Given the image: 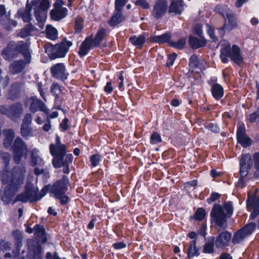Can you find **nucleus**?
Instances as JSON below:
<instances>
[{"instance_id": "5fc2aeb1", "label": "nucleus", "mask_w": 259, "mask_h": 259, "mask_svg": "<svg viewBox=\"0 0 259 259\" xmlns=\"http://www.w3.org/2000/svg\"><path fill=\"white\" fill-rule=\"evenodd\" d=\"M206 27L207 28V33L212 39V41L213 42H217L218 38L215 35V30L213 27L211 26L209 24H206Z\"/></svg>"}, {"instance_id": "c9c22d12", "label": "nucleus", "mask_w": 259, "mask_h": 259, "mask_svg": "<svg viewBox=\"0 0 259 259\" xmlns=\"http://www.w3.org/2000/svg\"><path fill=\"white\" fill-rule=\"evenodd\" d=\"M215 237L211 236L208 238V242L203 245V252L204 253L211 254L214 252Z\"/></svg>"}, {"instance_id": "9d476101", "label": "nucleus", "mask_w": 259, "mask_h": 259, "mask_svg": "<svg viewBox=\"0 0 259 259\" xmlns=\"http://www.w3.org/2000/svg\"><path fill=\"white\" fill-rule=\"evenodd\" d=\"M23 112L22 104L20 102L13 103L8 107L5 105L0 106V113L6 115L12 121L18 120Z\"/></svg>"}, {"instance_id": "37998d69", "label": "nucleus", "mask_w": 259, "mask_h": 259, "mask_svg": "<svg viewBox=\"0 0 259 259\" xmlns=\"http://www.w3.org/2000/svg\"><path fill=\"white\" fill-rule=\"evenodd\" d=\"M186 43V38L185 37H181L177 41H174L173 40L170 41L169 46L178 50H182L185 47Z\"/></svg>"}, {"instance_id": "4d7b16f0", "label": "nucleus", "mask_w": 259, "mask_h": 259, "mask_svg": "<svg viewBox=\"0 0 259 259\" xmlns=\"http://www.w3.org/2000/svg\"><path fill=\"white\" fill-rule=\"evenodd\" d=\"M54 197L58 199L62 205H66L70 200V198L67 196L66 193L61 194L60 195H55Z\"/></svg>"}, {"instance_id": "423d86ee", "label": "nucleus", "mask_w": 259, "mask_h": 259, "mask_svg": "<svg viewBox=\"0 0 259 259\" xmlns=\"http://www.w3.org/2000/svg\"><path fill=\"white\" fill-rule=\"evenodd\" d=\"M19 54L24 57L27 62H30L31 55L26 43L20 41L18 44L9 43L2 52V55L6 60H11L16 58Z\"/></svg>"}, {"instance_id": "79ce46f5", "label": "nucleus", "mask_w": 259, "mask_h": 259, "mask_svg": "<svg viewBox=\"0 0 259 259\" xmlns=\"http://www.w3.org/2000/svg\"><path fill=\"white\" fill-rule=\"evenodd\" d=\"M245 237L246 235L242 230L240 229L234 233L233 236H232V243L234 245L238 244L243 240Z\"/></svg>"}, {"instance_id": "49530a36", "label": "nucleus", "mask_w": 259, "mask_h": 259, "mask_svg": "<svg viewBox=\"0 0 259 259\" xmlns=\"http://www.w3.org/2000/svg\"><path fill=\"white\" fill-rule=\"evenodd\" d=\"M20 133L21 136L25 139L32 134V128L30 125L22 124L21 125Z\"/></svg>"}, {"instance_id": "c03bdc74", "label": "nucleus", "mask_w": 259, "mask_h": 259, "mask_svg": "<svg viewBox=\"0 0 259 259\" xmlns=\"http://www.w3.org/2000/svg\"><path fill=\"white\" fill-rule=\"evenodd\" d=\"M256 228V224L254 222H251L246 224L244 226L241 228L244 234L247 236L250 235L255 231Z\"/></svg>"}, {"instance_id": "0eeeda50", "label": "nucleus", "mask_w": 259, "mask_h": 259, "mask_svg": "<svg viewBox=\"0 0 259 259\" xmlns=\"http://www.w3.org/2000/svg\"><path fill=\"white\" fill-rule=\"evenodd\" d=\"M72 45L71 41L64 37L62 41L55 45L47 44L45 46V52L51 60L64 58L68 53L69 48Z\"/></svg>"}, {"instance_id": "72a5a7b5", "label": "nucleus", "mask_w": 259, "mask_h": 259, "mask_svg": "<svg viewBox=\"0 0 259 259\" xmlns=\"http://www.w3.org/2000/svg\"><path fill=\"white\" fill-rule=\"evenodd\" d=\"M34 10V17L38 22V26L40 29H42L47 19V12H42L38 10Z\"/></svg>"}, {"instance_id": "338daca9", "label": "nucleus", "mask_w": 259, "mask_h": 259, "mask_svg": "<svg viewBox=\"0 0 259 259\" xmlns=\"http://www.w3.org/2000/svg\"><path fill=\"white\" fill-rule=\"evenodd\" d=\"M32 115L30 113H26L24 117L22 124L30 125L32 122Z\"/></svg>"}, {"instance_id": "4c0bfd02", "label": "nucleus", "mask_w": 259, "mask_h": 259, "mask_svg": "<svg viewBox=\"0 0 259 259\" xmlns=\"http://www.w3.org/2000/svg\"><path fill=\"white\" fill-rule=\"evenodd\" d=\"M215 12L219 13L224 18L232 13L231 10L228 6L223 4H219L215 7Z\"/></svg>"}, {"instance_id": "69168bd1", "label": "nucleus", "mask_w": 259, "mask_h": 259, "mask_svg": "<svg viewBox=\"0 0 259 259\" xmlns=\"http://www.w3.org/2000/svg\"><path fill=\"white\" fill-rule=\"evenodd\" d=\"M135 4L143 9H148L150 7V5L146 0H137Z\"/></svg>"}, {"instance_id": "13d9d810", "label": "nucleus", "mask_w": 259, "mask_h": 259, "mask_svg": "<svg viewBox=\"0 0 259 259\" xmlns=\"http://www.w3.org/2000/svg\"><path fill=\"white\" fill-rule=\"evenodd\" d=\"M193 32L195 35L199 37L204 36L203 33L202 25L201 23H197L194 25L193 28Z\"/></svg>"}, {"instance_id": "bb28decb", "label": "nucleus", "mask_w": 259, "mask_h": 259, "mask_svg": "<svg viewBox=\"0 0 259 259\" xmlns=\"http://www.w3.org/2000/svg\"><path fill=\"white\" fill-rule=\"evenodd\" d=\"M171 35L170 32H166L165 33L159 35H154L151 36L149 38V41L153 43H157L159 44H164L167 43L169 46V42L170 40Z\"/></svg>"}, {"instance_id": "1a4fd4ad", "label": "nucleus", "mask_w": 259, "mask_h": 259, "mask_svg": "<svg viewBox=\"0 0 259 259\" xmlns=\"http://www.w3.org/2000/svg\"><path fill=\"white\" fill-rule=\"evenodd\" d=\"M37 188L35 189L31 182H27L24 187V190L22 193L18 194L12 202L14 204L17 202L20 201L26 203L29 201L33 203L37 201Z\"/></svg>"}, {"instance_id": "6e6d98bb", "label": "nucleus", "mask_w": 259, "mask_h": 259, "mask_svg": "<svg viewBox=\"0 0 259 259\" xmlns=\"http://www.w3.org/2000/svg\"><path fill=\"white\" fill-rule=\"evenodd\" d=\"M83 20L81 17H77L75 21L74 30L76 33H80L83 29L82 23Z\"/></svg>"}, {"instance_id": "4be33fe9", "label": "nucleus", "mask_w": 259, "mask_h": 259, "mask_svg": "<svg viewBox=\"0 0 259 259\" xmlns=\"http://www.w3.org/2000/svg\"><path fill=\"white\" fill-rule=\"evenodd\" d=\"M226 18L228 19V23H225L222 27L218 29L219 33L222 36L224 35L225 31L229 32L233 28L236 27L237 25L235 14L232 12L228 15Z\"/></svg>"}, {"instance_id": "2eb2a0df", "label": "nucleus", "mask_w": 259, "mask_h": 259, "mask_svg": "<svg viewBox=\"0 0 259 259\" xmlns=\"http://www.w3.org/2000/svg\"><path fill=\"white\" fill-rule=\"evenodd\" d=\"M246 202L247 210H252L249 220H254L259 215V195L256 197V193L253 195L248 194Z\"/></svg>"}, {"instance_id": "dca6fc26", "label": "nucleus", "mask_w": 259, "mask_h": 259, "mask_svg": "<svg viewBox=\"0 0 259 259\" xmlns=\"http://www.w3.org/2000/svg\"><path fill=\"white\" fill-rule=\"evenodd\" d=\"M27 242L28 251L31 254V259H42V243L40 240L28 239Z\"/></svg>"}, {"instance_id": "774afa93", "label": "nucleus", "mask_w": 259, "mask_h": 259, "mask_svg": "<svg viewBox=\"0 0 259 259\" xmlns=\"http://www.w3.org/2000/svg\"><path fill=\"white\" fill-rule=\"evenodd\" d=\"M113 90L111 81L107 82L106 85L104 88V91L107 95L110 94Z\"/></svg>"}, {"instance_id": "7ed1b4c3", "label": "nucleus", "mask_w": 259, "mask_h": 259, "mask_svg": "<svg viewBox=\"0 0 259 259\" xmlns=\"http://www.w3.org/2000/svg\"><path fill=\"white\" fill-rule=\"evenodd\" d=\"M50 152L53 157L52 164L55 168H60L62 167L63 172L68 174L70 172L69 166L72 163L73 156L72 154H67L66 146L54 145L51 143L49 145Z\"/></svg>"}, {"instance_id": "39448f33", "label": "nucleus", "mask_w": 259, "mask_h": 259, "mask_svg": "<svg viewBox=\"0 0 259 259\" xmlns=\"http://www.w3.org/2000/svg\"><path fill=\"white\" fill-rule=\"evenodd\" d=\"M106 33V28H101L97 32L94 38L93 34L87 36L79 47L78 56L82 58L87 55L91 50L99 48Z\"/></svg>"}, {"instance_id": "c756f323", "label": "nucleus", "mask_w": 259, "mask_h": 259, "mask_svg": "<svg viewBox=\"0 0 259 259\" xmlns=\"http://www.w3.org/2000/svg\"><path fill=\"white\" fill-rule=\"evenodd\" d=\"M21 89L18 83H14L11 85V89L8 94V98L15 101L20 97Z\"/></svg>"}, {"instance_id": "052dcab7", "label": "nucleus", "mask_w": 259, "mask_h": 259, "mask_svg": "<svg viewBox=\"0 0 259 259\" xmlns=\"http://www.w3.org/2000/svg\"><path fill=\"white\" fill-rule=\"evenodd\" d=\"M128 0H115V9L117 12L122 11L123 8L128 2Z\"/></svg>"}, {"instance_id": "a18cd8bd", "label": "nucleus", "mask_w": 259, "mask_h": 259, "mask_svg": "<svg viewBox=\"0 0 259 259\" xmlns=\"http://www.w3.org/2000/svg\"><path fill=\"white\" fill-rule=\"evenodd\" d=\"M246 119L251 123L259 121V107L257 108L255 111L246 115Z\"/></svg>"}, {"instance_id": "a878e982", "label": "nucleus", "mask_w": 259, "mask_h": 259, "mask_svg": "<svg viewBox=\"0 0 259 259\" xmlns=\"http://www.w3.org/2000/svg\"><path fill=\"white\" fill-rule=\"evenodd\" d=\"M68 10L63 7L59 9H54L50 12L51 18L56 21H59L64 18L67 15Z\"/></svg>"}, {"instance_id": "b1692460", "label": "nucleus", "mask_w": 259, "mask_h": 259, "mask_svg": "<svg viewBox=\"0 0 259 259\" xmlns=\"http://www.w3.org/2000/svg\"><path fill=\"white\" fill-rule=\"evenodd\" d=\"M184 6L183 0H172L168 7V12L169 14L181 15L184 11Z\"/></svg>"}, {"instance_id": "3c124183", "label": "nucleus", "mask_w": 259, "mask_h": 259, "mask_svg": "<svg viewBox=\"0 0 259 259\" xmlns=\"http://www.w3.org/2000/svg\"><path fill=\"white\" fill-rule=\"evenodd\" d=\"M61 92V86L57 83L54 82L51 86V93L55 99L59 98V95Z\"/></svg>"}, {"instance_id": "864d4df0", "label": "nucleus", "mask_w": 259, "mask_h": 259, "mask_svg": "<svg viewBox=\"0 0 259 259\" xmlns=\"http://www.w3.org/2000/svg\"><path fill=\"white\" fill-rule=\"evenodd\" d=\"M50 6V3L49 0H41L39 3V6L35 7L34 10H38L42 12H47Z\"/></svg>"}, {"instance_id": "bf43d9fd", "label": "nucleus", "mask_w": 259, "mask_h": 259, "mask_svg": "<svg viewBox=\"0 0 259 259\" xmlns=\"http://www.w3.org/2000/svg\"><path fill=\"white\" fill-rule=\"evenodd\" d=\"M38 151L36 148L32 150L31 152V163L32 166H35L38 164V156L37 152Z\"/></svg>"}, {"instance_id": "a19ab883", "label": "nucleus", "mask_w": 259, "mask_h": 259, "mask_svg": "<svg viewBox=\"0 0 259 259\" xmlns=\"http://www.w3.org/2000/svg\"><path fill=\"white\" fill-rule=\"evenodd\" d=\"M18 18H22L25 23L30 22L31 20V13L24 10V8L19 9L17 13Z\"/></svg>"}, {"instance_id": "412c9836", "label": "nucleus", "mask_w": 259, "mask_h": 259, "mask_svg": "<svg viewBox=\"0 0 259 259\" xmlns=\"http://www.w3.org/2000/svg\"><path fill=\"white\" fill-rule=\"evenodd\" d=\"M29 99L31 100L29 111L32 113L34 114L38 111L46 112L48 110L45 103L41 100L38 99L36 96H31Z\"/></svg>"}, {"instance_id": "58836bf2", "label": "nucleus", "mask_w": 259, "mask_h": 259, "mask_svg": "<svg viewBox=\"0 0 259 259\" xmlns=\"http://www.w3.org/2000/svg\"><path fill=\"white\" fill-rule=\"evenodd\" d=\"M206 215V212L203 207L198 208L194 214L190 217V220H195L197 221H203Z\"/></svg>"}, {"instance_id": "6ab92c4d", "label": "nucleus", "mask_w": 259, "mask_h": 259, "mask_svg": "<svg viewBox=\"0 0 259 259\" xmlns=\"http://www.w3.org/2000/svg\"><path fill=\"white\" fill-rule=\"evenodd\" d=\"M34 231V235L36 236V239L40 240L41 243L45 244L47 241V233L43 225L40 224H36L33 228H31L28 225L26 228V232L29 234H31Z\"/></svg>"}, {"instance_id": "603ef678", "label": "nucleus", "mask_w": 259, "mask_h": 259, "mask_svg": "<svg viewBox=\"0 0 259 259\" xmlns=\"http://www.w3.org/2000/svg\"><path fill=\"white\" fill-rule=\"evenodd\" d=\"M51 184H48L45 185L41 189L40 192L38 191L37 188V201L40 200L43 197H44L47 193L51 194Z\"/></svg>"}, {"instance_id": "680f3d73", "label": "nucleus", "mask_w": 259, "mask_h": 259, "mask_svg": "<svg viewBox=\"0 0 259 259\" xmlns=\"http://www.w3.org/2000/svg\"><path fill=\"white\" fill-rule=\"evenodd\" d=\"M221 197V195L215 192H212L210 196L207 198L206 201L208 204H211L213 202L217 200Z\"/></svg>"}, {"instance_id": "ea45409f", "label": "nucleus", "mask_w": 259, "mask_h": 259, "mask_svg": "<svg viewBox=\"0 0 259 259\" xmlns=\"http://www.w3.org/2000/svg\"><path fill=\"white\" fill-rule=\"evenodd\" d=\"M34 30V26L32 23H29L26 24L23 28L20 29L18 35L21 38H24L29 36L31 32Z\"/></svg>"}, {"instance_id": "aec40b11", "label": "nucleus", "mask_w": 259, "mask_h": 259, "mask_svg": "<svg viewBox=\"0 0 259 259\" xmlns=\"http://www.w3.org/2000/svg\"><path fill=\"white\" fill-rule=\"evenodd\" d=\"M50 71L53 77L60 80L64 81L68 77V74L65 73L66 68L63 63H58L51 66Z\"/></svg>"}, {"instance_id": "a211bd4d", "label": "nucleus", "mask_w": 259, "mask_h": 259, "mask_svg": "<svg viewBox=\"0 0 259 259\" xmlns=\"http://www.w3.org/2000/svg\"><path fill=\"white\" fill-rule=\"evenodd\" d=\"M168 11V3L166 0H157L154 4L151 15L156 20L162 18Z\"/></svg>"}, {"instance_id": "c85d7f7f", "label": "nucleus", "mask_w": 259, "mask_h": 259, "mask_svg": "<svg viewBox=\"0 0 259 259\" xmlns=\"http://www.w3.org/2000/svg\"><path fill=\"white\" fill-rule=\"evenodd\" d=\"M211 93L212 97L216 100H221L224 95V90L222 85L215 83L211 87Z\"/></svg>"}, {"instance_id": "20e7f679", "label": "nucleus", "mask_w": 259, "mask_h": 259, "mask_svg": "<svg viewBox=\"0 0 259 259\" xmlns=\"http://www.w3.org/2000/svg\"><path fill=\"white\" fill-rule=\"evenodd\" d=\"M239 182L245 183V178L253 167L255 169L253 174V178L259 180V152H255L252 155L249 153L242 154L239 160Z\"/></svg>"}, {"instance_id": "5701e85b", "label": "nucleus", "mask_w": 259, "mask_h": 259, "mask_svg": "<svg viewBox=\"0 0 259 259\" xmlns=\"http://www.w3.org/2000/svg\"><path fill=\"white\" fill-rule=\"evenodd\" d=\"M30 62H27L26 60L20 59L13 61L10 65L9 68L12 74H17L22 72L25 69L27 64Z\"/></svg>"}, {"instance_id": "473e14b6", "label": "nucleus", "mask_w": 259, "mask_h": 259, "mask_svg": "<svg viewBox=\"0 0 259 259\" xmlns=\"http://www.w3.org/2000/svg\"><path fill=\"white\" fill-rule=\"evenodd\" d=\"M200 254L199 248L196 246L195 240L190 241L187 252V257L192 258L194 256H198Z\"/></svg>"}, {"instance_id": "09e8293b", "label": "nucleus", "mask_w": 259, "mask_h": 259, "mask_svg": "<svg viewBox=\"0 0 259 259\" xmlns=\"http://www.w3.org/2000/svg\"><path fill=\"white\" fill-rule=\"evenodd\" d=\"M102 160V157L99 154H94L90 157V162L92 167H95Z\"/></svg>"}, {"instance_id": "f8f14e48", "label": "nucleus", "mask_w": 259, "mask_h": 259, "mask_svg": "<svg viewBox=\"0 0 259 259\" xmlns=\"http://www.w3.org/2000/svg\"><path fill=\"white\" fill-rule=\"evenodd\" d=\"M236 140L243 148L250 147L253 144L252 139L247 134L246 128L244 123L239 121L237 124Z\"/></svg>"}, {"instance_id": "6e6552de", "label": "nucleus", "mask_w": 259, "mask_h": 259, "mask_svg": "<svg viewBox=\"0 0 259 259\" xmlns=\"http://www.w3.org/2000/svg\"><path fill=\"white\" fill-rule=\"evenodd\" d=\"M220 57L223 63L229 62L228 57L236 64L239 65L243 62V58L241 55V50L237 45L228 44L222 47L220 50Z\"/></svg>"}, {"instance_id": "de8ad7c7", "label": "nucleus", "mask_w": 259, "mask_h": 259, "mask_svg": "<svg viewBox=\"0 0 259 259\" xmlns=\"http://www.w3.org/2000/svg\"><path fill=\"white\" fill-rule=\"evenodd\" d=\"M204 126L205 128L213 133L219 134L220 133V128L217 123L205 122Z\"/></svg>"}, {"instance_id": "e2e57ef3", "label": "nucleus", "mask_w": 259, "mask_h": 259, "mask_svg": "<svg viewBox=\"0 0 259 259\" xmlns=\"http://www.w3.org/2000/svg\"><path fill=\"white\" fill-rule=\"evenodd\" d=\"M177 54L174 52L169 54L168 56V61L166 63V66L168 68L174 65V63L177 59Z\"/></svg>"}, {"instance_id": "e433bc0d", "label": "nucleus", "mask_w": 259, "mask_h": 259, "mask_svg": "<svg viewBox=\"0 0 259 259\" xmlns=\"http://www.w3.org/2000/svg\"><path fill=\"white\" fill-rule=\"evenodd\" d=\"M189 66L193 70L200 68L201 69V65H203L202 61L199 60L197 56L195 54H193L189 59Z\"/></svg>"}, {"instance_id": "cd10ccee", "label": "nucleus", "mask_w": 259, "mask_h": 259, "mask_svg": "<svg viewBox=\"0 0 259 259\" xmlns=\"http://www.w3.org/2000/svg\"><path fill=\"white\" fill-rule=\"evenodd\" d=\"M5 138L3 141V146L8 149L12 147L15 138V133L12 129L5 130L3 132Z\"/></svg>"}, {"instance_id": "8fccbe9b", "label": "nucleus", "mask_w": 259, "mask_h": 259, "mask_svg": "<svg viewBox=\"0 0 259 259\" xmlns=\"http://www.w3.org/2000/svg\"><path fill=\"white\" fill-rule=\"evenodd\" d=\"M162 140L160 135L157 132H154L150 137V142L152 145H157L161 143Z\"/></svg>"}, {"instance_id": "f3484780", "label": "nucleus", "mask_w": 259, "mask_h": 259, "mask_svg": "<svg viewBox=\"0 0 259 259\" xmlns=\"http://www.w3.org/2000/svg\"><path fill=\"white\" fill-rule=\"evenodd\" d=\"M11 160V155L8 152H5L2 151H0V163L4 164V168L2 171V178H6L10 177L11 175V172L14 169L18 168L19 171L21 173L25 174V171H23L21 168L19 166H14L11 170H9V165Z\"/></svg>"}, {"instance_id": "393cba45", "label": "nucleus", "mask_w": 259, "mask_h": 259, "mask_svg": "<svg viewBox=\"0 0 259 259\" xmlns=\"http://www.w3.org/2000/svg\"><path fill=\"white\" fill-rule=\"evenodd\" d=\"M198 38L197 37L190 35L188 38V42L190 47L192 49H198L205 47L207 45V40L204 36Z\"/></svg>"}, {"instance_id": "ddd939ff", "label": "nucleus", "mask_w": 259, "mask_h": 259, "mask_svg": "<svg viewBox=\"0 0 259 259\" xmlns=\"http://www.w3.org/2000/svg\"><path fill=\"white\" fill-rule=\"evenodd\" d=\"M218 233L215 237V247L218 250H224L230 247L232 243V233L226 229Z\"/></svg>"}, {"instance_id": "f03ea898", "label": "nucleus", "mask_w": 259, "mask_h": 259, "mask_svg": "<svg viewBox=\"0 0 259 259\" xmlns=\"http://www.w3.org/2000/svg\"><path fill=\"white\" fill-rule=\"evenodd\" d=\"M232 202H225L224 206L218 203H215L210 212L211 223L222 230L227 229L228 227V220L233 213Z\"/></svg>"}, {"instance_id": "f257e3e1", "label": "nucleus", "mask_w": 259, "mask_h": 259, "mask_svg": "<svg viewBox=\"0 0 259 259\" xmlns=\"http://www.w3.org/2000/svg\"><path fill=\"white\" fill-rule=\"evenodd\" d=\"M25 177L24 174L21 173L19 169L16 168L11 172L10 177L2 178L3 183L8 184L1 197V199L5 205H8L11 203L12 198L24 183Z\"/></svg>"}, {"instance_id": "0e129e2a", "label": "nucleus", "mask_w": 259, "mask_h": 259, "mask_svg": "<svg viewBox=\"0 0 259 259\" xmlns=\"http://www.w3.org/2000/svg\"><path fill=\"white\" fill-rule=\"evenodd\" d=\"M69 119L67 117H65L59 124V128L61 131L65 132L69 129L68 125Z\"/></svg>"}, {"instance_id": "4468645a", "label": "nucleus", "mask_w": 259, "mask_h": 259, "mask_svg": "<svg viewBox=\"0 0 259 259\" xmlns=\"http://www.w3.org/2000/svg\"><path fill=\"white\" fill-rule=\"evenodd\" d=\"M69 185V180L66 175H63L61 179L51 184V194L54 196L61 194L66 193Z\"/></svg>"}, {"instance_id": "f704fd0d", "label": "nucleus", "mask_w": 259, "mask_h": 259, "mask_svg": "<svg viewBox=\"0 0 259 259\" xmlns=\"http://www.w3.org/2000/svg\"><path fill=\"white\" fill-rule=\"evenodd\" d=\"M46 37L52 40L57 39L58 31L57 29L51 24L47 25L45 29Z\"/></svg>"}, {"instance_id": "2f4dec72", "label": "nucleus", "mask_w": 259, "mask_h": 259, "mask_svg": "<svg viewBox=\"0 0 259 259\" xmlns=\"http://www.w3.org/2000/svg\"><path fill=\"white\" fill-rule=\"evenodd\" d=\"M124 19L122 11L114 13L108 21V24L111 27H114L120 23Z\"/></svg>"}, {"instance_id": "7c9ffc66", "label": "nucleus", "mask_w": 259, "mask_h": 259, "mask_svg": "<svg viewBox=\"0 0 259 259\" xmlns=\"http://www.w3.org/2000/svg\"><path fill=\"white\" fill-rule=\"evenodd\" d=\"M129 41L134 46L139 49H141L146 42V37L144 34L138 36L133 35L129 37Z\"/></svg>"}, {"instance_id": "9b49d317", "label": "nucleus", "mask_w": 259, "mask_h": 259, "mask_svg": "<svg viewBox=\"0 0 259 259\" xmlns=\"http://www.w3.org/2000/svg\"><path fill=\"white\" fill-rule=\"evenodd\" d=\"M11 149L13 151V160L16 164H19L22 157L26 156L28 153L26 143L19 137L15 139Z\"/></svg>"}]
</instances>
